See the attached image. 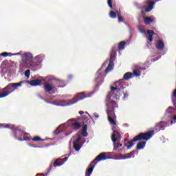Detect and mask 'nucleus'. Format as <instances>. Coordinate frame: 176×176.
I'll return each instance as SVG.
<instances>
[{"mask_svg": "<svg viewBox=\"0 0 176 176\" xmlns=\"http://www.w3.org/2000/svg\"><path fill=\"white\" fill-rule=\"evenodd\" d=\"M155 134V131H149L146 133H140L139 135L134 137L132 141L128 142L129 145L127 146V149H131L133 145L135 144L137 141H148L153 137Z\"/></svg>", "mask_w": 176, "mask_h": 176, "instance_id": "f257e3e1", "label": "nucleus"}, {"mask_svg": "<svg viewBox=\"0 0 176 176\" xmlns=\"http://www.w3.org/2000/svg\"><path fill=\"white\" fill-rule=\"evenodd\" d=\"M2 126L0 127V129H10L14 132V137L16 140H18V141H28L30 139L28 137H25L23 139V135H24V132L21 130H18L17 127H16L14 125L12 124H0Z\"/></svg>", "mask_w": 176, "mask_h": 176, "instance_id": "f03ea898", "label": "nucleus"}, {"mask_svg": "<svg viewBox=\"0 0 176 176\" xmlns=\"http://www.w3.org/2000/svg\"><path fill=\"white\" fill-rule=\"evenodd\" d=\"M23 81H21L20 82L13 83L11 82L8 84L6 87L3 89H1V93L0 94V98H5L8 97L9 94H11V93H13L14 90L17 89V87H20L21 85H23Z\"/></svg>", "mask_w": 176, "mask_h": 176, "instance_id": "7ed1b4c3", "label": "nucleus"}, {"mask_svg": "<svg viewBox=\"0 0 176 176\" xmlns=\"http://www.w3.org/2000/svg\"><path fill=\"white\" fill-rule=\"evenodd\" d=\"M34 56L30 52H25L21 55V61L20 63V68H30L32 67V60Z\"/></svg>", "mask_w": 176, "mask_h": 176, "instance_id": "20e7f679", "label": "nucleus"}, {"mask_svg": "<svg viewBox=\"0 0 176 176\" xmlns=\"http://www.w3.org/2000/svg\"><path fill=\"white\" fill-rule=\"evenodd\" d=\"M106 106H107V118L109 116L110 118H116V115L115 114V108H118V103L116 102L111 100V98H108L106 100Z\"/></svg>", "mask_w": 176, "mask_h": 176, "instance_id": "39448f33", "label": "nucleus"}, {"mask_svg": "<svg viewBox=\"0 0 176 176\" xmlns=\"http://www.w3.org/2000/svg\"><path fill=\"white\" fill-rule=\"evenodd\" d=\"M122 80H120L116 82V87H111V90L113 94H115L116 97H119L122 94V90H123Z\"/></svg>", "mask_w": 176, "mask_h": 176, "instance_id": "423d86ee", "label": "nucleus"}, {"mask_svg": "<svg viewBox=\"0 0 176 176\" xmlns=\"http://www.w3.org/2000/svg\"><path fill=\"white\" fill-rule=\"evenodd\" d=\"M80 120V117L78 118H72L69 120V122H72L69 124L72 126V129H73V130H75L76 131L79 130L80 127H82Z\"/></svg>", "mask_w": 176, "mask_h": 176, "instance_id": "0eeeda50", "label": "nucleus"}, {"mask_svg": "<svg viewBox=\"0 0 176 176\" xmlns=\"http://www.w3.org/2000/svg\"><path fill=\"white\" fill-rule=\"evenodd\" d=\"M86 97L87 96H86L83 92L79 93L77 94L76 98H74L67 102V105H74V104H76V102L82 101V100H85Z\"/></svg>", "mask_w": 176, "mask_h": 176, "instance_id": "6e6552de", "label": "nucleus"}, {"mask_svg": "<svg viewBox=\"0 0 176 176\" xmlns=\"http://www.w3.org/2000/svg\"><path fill=\"white\" fill-rule=\"evenodd\" d=\"M107 159H108L107 153H101L91 162V164L98 163V162H101V160H107Z\"/></svg>", "mask_w": 176, "mask_h": 176, "instance_id": "1a4fd4ad", "label": "nucleus"}, {"mask_svg": "<svg viewBox=\"0 0 176 176\" xmlns=\"http://www.w3.org/2000/svg\"><path fill=\"white\" fill-rule=\"evenodd\" d=\"M115 58H116L115 55H113V54H111L110 56L109 63L105 69L106 74H108V72H109L110 71H112L113 68V61H115Z\"/></svg>", "mask_w": 176, "mask_h": 176, "instance_id": "9d476101", "label": "nucleus"}, {"mask_svg": "<svg viewBox=\"0 0 176 176\" xmlns=\"http://www.w3.org/2000/svg\"><path fill=\"white\" fill-rule=\"evenodd\" d=\"M68 160V157H65L64 158H62L60 160H56L54 164V167H60V166H63L65 162Z\"/></svg>", "mask_w": 176, "mask_h": 176, "instance_id": "9b49d317", "label": "nucleus"}, {"mask_svg": "<svg viewBox=\"0 0 176 176\" xmlns=\"http://www.w3.org/2000/svg\"><path fill=\"white\" fill-rule=\"evenodd\" d=\"M164 124H166V122L161 121L156 124L155 129L156 131H160V130H164Z\"/></svg>", "mask_w": 176, "mask_h": 176, "instance_id": "f8f14e48", "label": "nucleus"}, {"mask_svg": "<svg viewBox=\"0 0 176 176\" xmlns=\"http://www.w3.org/2000/svg\"><path fill=\"white\" fill-rule=\"evenodd\" d=\"M155 47L157 49V50H163L164 49V42H163L162 40H157Z\"/></svg>", "mask_w": 176, "mask_h": 176, "instance_id": "ddd939ff", "label": "nucleus"}, {"mask_svg": "<svg viewBox=\"0 0 176 176\" xmlns=\"http://www.w3.org/2000/svg\"><path fill=\"white\" fill-rule=\"evenodd\" d=\"M120 133L119 132V129H114L113 133L111 135V141L113 142H116L118 139L116 138V135H120Z\"/></svg>", "mask_w": 176, "mask_h": 176, "instance_id": "4468645a", "label": "nucleus"}, {"mask_svg": "<svg viewBox=\"0 0 176 176\" xmlns=\"http://www.w3.org/2000/svg\"><path fill=\"white\" fill-rule=\"evenodd\" d=\"M97 164V162H95L93 164H91V167H89L87 170L86 171L85 176H90L91 175V173H93V170H94V167H96V165Z\"/></svg>", "mask_w": 176, "mask_h": 176, "instance_id": "2eb2a0df", "label": "nucleus"}, {"mask_svg": "<svg viewBox=\"0 0 176 176\" xmlns=\"http://www.w3.org/2000/svg\"><path fill=\"white\" fill-rule=\"evenodd\" d=\"M159 0H156L155 1H149L148 3V7L146 8L145 11L146 12H151L152 9H153V6L156 2H158Z\"/></svg>", "mask_w": 176, "mask_h": 176, "instance_id": "dca6fc26", "label": "nucleus"}, {"mask_svg": "<svg viewBox=\"0 0 176 176\" xmlns=\"http://www.w3.org/2000/svg\"><path fill=\"white\" fill-rule=\"evenodd\" d=\"M43 89L45 91L50 92L52 91V90H53V87H52V85L50 83L45 82L44 83Z\"/></svg>", "mask_w": 176, "mask_h": 176, "instance_id": "f3484780", "label": "nucleus"}, {"mask_svg": "<svg viewBox=\"0 0 176 176\" xmlns=\"http://www.w3.org/2000/svg\"><path fill=\"white\" fill-rule=\"evenodd\" d=\"M81 135H82V137H87V135H89V133H87V124H84L82 126Z\"/></svg>", "mask_w": 176, "mask_h": 176, "instance_id": "a211bd4d", "label": "nucleus"}, {"mask_svg": "<svg viewBox=\"0 0 176 176\" xmlns=\"http://www.w3.org/2000/svg\"><path fill=\"white\" fill-rule=\"evenodd\" d=\"M147 35L148 36L149 42H152L153 41V35H155V32L153 30H147Z\"/></svg>", "mask_w": 176, "mask_h": 176, "instance_id": "6ab92c4d", "label": "nucleus"}, {"mask_svg": "<svg viewBox=\"0 0 176 176\" xmlns=\"http://www.w3.org/2000/svg\"><path fill=\"white\" fill-rule=\"evenodd\" d=\"M145 145H146V142H140L137 144L136 149H138V151L144 149V148H145Z\"/></svg>", "mask_w": 176, "mask_h": 176, "instance_id": "aec40b11", "label": "nucleus"}, {"mask_svg": "<svg viewBox=\"0 0 176 176\" xmlns=\"http://www.w3.org/2000/svg\"><path fill=\"white\" fill-rule=\"evenodd\" d=\"M131 78H133V73L126 72L124 74L123 80H129V79H131Z\"/></svg>", "mask_w": 176, "mask_h": 176, "instance_id": "412c9836", "label": "nucleus"}, {"mask_svg": "<svg viewBox=\"0 0 176 176\" xmlns=\"http://www.w3.org/2000/svg\"><path fill=\"white\" fill-rule=\"evenodd\" d=\"M41 81L40 79H36V80H30V85L31 86H38V85H41Z\"/></svg>", "mask_w": 176, "mask_h": 176, "instance_id": "4be33fe9", "label": "nucleus"}, {"mask_svg": "<svg viewBox=\"0 0 176 176\" xmlns=\"http://www.w3.org/2000/svg\"><path fill=\"white\" fill-rule=\"evenodd\" d=\"M124 46H126V41H121L118 43V50H123L124 49Z\"/></svg>", "mask_w": 176, "mask_h": 176, "instance_id": "5701e85b", "label": "nucleus"}, {"mask_svg": "<svg viewBox=\"0 0 176 176\" xmlns=\"http://www.w3.org/2000/svg\"><path fill=\"white\" fill-rule=\"evenodd\" d=\"M144 23L145 24H151V23H153V19L149 16H145Z\"/></svg>", "mask_w": 176, "mask_h": 176, "instance_id": "b1692460", "label": "nucleus"}, {"mask_svg": "<svg viewBox=\"0 0 176 176\" xmlns=\"http://www.w3.org/2000/svg\"><path fill=\"white\" fill-rule=\"evenodd\" d=\"M109 16L111 19H116V17H118V14L115 11H110Z\"/></svg>", "mask_w": 176, "mask_h": 176, "instance_id": "393cba45", "label": "nucleus"}, {"mask_svg": "<svg viewBox=\"0 0 176 176\" xmlns=\"http://www.w3.org/2000/svg\"><path fill=\"white\" fill-rule=\"evenodd\" d=\"M115 118H113V117H110L109 116V118H107L109 123H111V124H112L113 126H116V122L115 121Z\"/></svg>", "mask_w": 176, "mask_h": 176, "instance_id": "a878e982", "label": "nucleus"}, {"mask_svg": "<svg viewBox=\"0 0 176 176\" xmlns=\"http://www.w3.org/2000/svg\"><path fill=\"white\" fill-rule=\"evenodd\" d=\"M73 147L77 152H79V151H80L81 146L80 145H79V143L73 142Z\"/></svg>", "mask_w": 176, "mask_h": 176, "instance_id": "bb28decb", "label": "nucleus"}, {"mask_svg": "<svg viewBox=\"0 0 176 176\" xmlns=\"http://www.w3.org/2000/svg\"><path fill=\"white\" fill-rule=\"evenodd\" d=\"M175 107H169L167 110H166V113H174V112H175Z\"/></svg>", "mask_w": 176, "mask_h": 176, "instance_id": "cd10ccee", "label": "nucleus"}, {"mask_svg": "<svg viewBox=\"0 0 176 176\" xmlns=\"http://www.w3.org/2000/svg\"><path fill=\"white\" fill-rule=\"evenodd\" d=\"M134 153H135V151H131V153H127L125 155L124 159H131V157H133V155H134Z\"/></svg>", "mask_w": 176, "mask_h": 176, "instance_id": "c85d7f7f", "label": "nucleus"}, {"mask_svg": "<svg viewBox=\"0 0 176 176\" xmlns=\"http://www.w3.org/2000/svg\"><path fill=\"white\" fill-rule=\"evenodd\" d=\"M102 74L100 72H98L96 73V77L95 78L96 82H98V80H100V79H102Z\"/></svg>", "mask_w": 176, "mask_h": 176, "instance_id": "c756f323", "label": "nucleus"}, {"mask_svg": "<svg viewBox=\"0 0 176 176\" xmlns=\"http://www.w3.org/2000/svg\"><path fill=\"white\" fill-rule=\"evenodd\" d=\"M80 140H82V135L80 134H77V138L73 142L75 144H79L80 142Z\"/></svg>", "mask_w": 176, "mask_h": 176, "instance_id": "7c9ffc66", "label": "nucleus"}, {"mask_svg": "<svg viewBox=\"0 0 176 176\" xmlns=\"http://www.w3.org/2000/svg\"><path fill=\"white\" fill-rule=\"evenodd\" d=\"M32 141H34V142H39L42 140V138H41L39 136H36L32 139Z\"/></svg>", "mask_w": 176, "mask_h": 176, "instance_id": "2f4dec72", "label": "nucleus"}, {"mask_svg": "<svg viewBox=\"0 0 176 176\" xmlns=\"http://www.w3.org/2000/svg\"><path fill=\"white\" fill-rule=\"evenodd\" d=\"M118 22L119 23H124L125 20L124 18L122 16L118 15Z\"/></svg>", "mask_w": 176, "mask_h": 176, "instance_id": "473e14b6", "label": "nucleus"}, {"mask_svg": "<svg viewBox=\"0 0 176 176\" xmlns=\"http://www.w3.org/2000/svg\"><path fill=\"white\" fill-rule=\"evenodd\" d=\"M1 56H3V57H8V56H12V53L3 52L1 54Z\"/></svg>", "mask_w": 176, "mask_h": 176, "instance_id": "72a5a7b5", "label": "nucleus"}, {"mask_svg": "<svg viewBox=\"0 0 176 176\" xmlns=\"http://www.w3.org/2000/svg\"><path fill=\"white\" fill-rule=\"evenodd\" d=\"M31 74V71L30 69H28L25 72V76L27 78H30V75Z\"/></svg>", "mask_w": 176, "mask_h": 176, "instance_id": "f704fd0d", "label": "nucleus"}, {"mask_svg": "<svg viewBox=\"0 0 176 176\" xmlns=\"http://www.w3.org/2000/svg\"><path fill=\"white\" fill-rule=\"evenodd\" d=\"M120 146H122V144H120V142H118L117 145L114 146V151H116L118 148H120Z\"/></svg>", "mask_w": 176, "mask_h": 176, "instance_id": "c9c22d12", "label": "nucleus"}, {"mask_svg": "<svg viewBox=\"0 0 176 176\" xmlns=\"http://www.w3.org/2000/svg\"><path fill=\"white\" fill-rule=\"evenodd\" d=\"M107 5L111 9H112V8H113L112 6V0H107Z\"/></svg>", "mask_w": 176, "mask_h": 176, "instance_id": "e433bc0d", "label": "nucleus"}, {"mask_svg": "<svg viewBox=\"0 0 176 176\" xmlns=\"http://www.w3.org/2000/svg\"><path fill=\"white\" fill-rule=\"evenodd\" d=\"M81 119H82V120H84L85 121H86V123L87 122H89V118H87V116H82V117H81Z\"/></svg>", "mask_w": 176, "mask_h": 176, "instance_id": "4c0bfd02", "label": "nucleus"}, {"mask_svg": "<svg viewBox=\"0 0 176 176\" xmlns=\"http://www.w3.org/2000/svg\"><path fill=\"white\" fill-rule=\"evenodd\" d=\"M173 120H170V124H174L176 122V116H173Z\"/></svg>", "mask_w": 176, "mask_h": 176, "instance_id": "58836bf2", "label": "nucleus"}, {"mask_svg": "<svg viewBox=\"0 0 176 176\" xmlns=\"http://www.w3.org/2000/svg\"><path fill=\"white\" fill-rule=\"evenodd\" d=\"M133 75H135V76H140V74L138 73V72H137V70H134Z\"/></svg>", "mask_w": 176, "mask_h": 176, "instance_id": "ea45409f", "label": "nucleus"}, {"mask_svg": "<svg viewBox=\"0 0 176 176\" xmlns=\"http://www.w3.org/2000/svg\"><path fill=\"white\" fill-rule=\"evenodd\" d=\"M60 133H61V131H58V129H56L54 132V135H57V134H60Z\"/></svg>", "mask_w": 176, "mask_h": 176, "instance_id": "a19ab883", "label": "nucleus"}, {"mask_svg": "<svg viewBox=\"0 0 176 176\" xmlns=\"http://www.w3.org/2000/svg\"><path fill=\"white\" fill-rule=\"evenodd\" d=\"M36 60L39 63L41 62V55L36 56Z\"/></svg>", "mask_w": 176, "mask_h": 176, "instance_id": "79ce46f5", "label": "nucleus"}, {"mask_svg": "<svg viewBox=\"0 0 176 176\" xmlns=\"http://www.w3.org/2000/svg\"><path fill=\"white\" fill-rule=\"evenodd\" d=\"M129 97V94H124V98H127Z\"/></svg>", "mask_w": 176, "mask_h": 176, "instance_id": "37998d69", "label": "nucleus"}, {"mask_svg": "<svg viewBox=\"0 0 176 176\" xmlns=\"http://www.w3.org/2000/svg\"><path fill=\"white\" fill-rule=\"evenodd\" d=\"M94 116H95V118H100V115L97 113H94Z\"/></svg>", "mask_w": 176, "mask_h": 176, "instance_id": "c03bdc74", "label": "nucleus"}, {"mask_svg": "<svg viewBox=\"0 0 176 176\" xmlns=\"http://www.w3.org/2000/svg\"><path fill=\"white\" fill-rule=\"evenodd\" d=\"M20 52L12 54V56H20Z\"/></svg>", "mask_w": 176, "mask_h": 176, "instance_id": "a18cd8bd", "label": "nucleus"}, {"mask_svg": "<svg viewBox=\"0 0 176 176\" xmlns=\"http://www.w3.org/2000/svg\"><path fill=\"white\" fill-rule=\"evenodd\" d=\"M78 113H79L80 115H83V113H85V111H80L78 112Z\"/></svg>", "mask_w": 176, "mask_h": 176, "instance_id": "49530a36", "label": "nucleus"}, {"mask_svg": "<svg viewBox=\"0 0 176 176\" xmlns=\"http://www.w3.org/2000/svg\"><path fill=\"white\" fill-rule=\"evenodd\" d=\"M52 168H53V165L51 164V165L50 166V167H49L50 171L52 170Z\"/></svg>", "mask_w": 176, "mask_h": 176, "instance_id": "de8ad7c7", "label": "nucleus"}, {"mask_svg": "<svg viewBox=\"0 0 176 176\" xmlns=\"http://www.w3.org/2000/svg\"><path fill=\"white\" fill-rule=\"evenodd\" d=\"M1 91H2V89H0V94H1Z\"/></svg>", "mask_w": 176, "mask_h": 176, "instance_id": "09e8293b", "label": "nucleus"}, {"mask_svg": "<svg viewBox=\"0 0 176 176\" xmlns=\"http://www.w3.org/2000/svg\"><path fill=\"white\" fill-rule=\"evenodd\" d=\"M41 175H43V176H45V174L42 173V174H41Z\"/></svg>", "mask_w": 176, "mask_h": 176, "instance_id": "8fccbe9b", "label": "nucleus"}, {"mask_svg": "<svg viewBox=\"0 0 176 176\" xmlns=\"http://www.w3.org/2000/svg\"><path fill=\"white\" fill-rule=\"evenodd\" d=\"M0 127H2V124H0Z\"/></svg>", "mask_w": 176, "mask_h": 176, "instance_id": "3c124183", "label": "nucleus"}, {"mask_svg": "<svg viewBox=\"0 0 176 176\" xmlns=\"http://www.w3.org/2000/svg\"><path fill=\"white\" fill-rule=\"evenodd\" d=\"M124 141H127V139H125Z\"/></svg>", "mask_w": 176, "mask_h": 176, "instance_id": "603ef678", "label": "nucleus"}, {"mask_svg": "<svg viewBox=\"0 0 176 176\" xmlns=\"http://www.w3.org/2000/svg\"><path fill=\"white\" fill-rule=\"evenodd\" d=\"M45 175H47V173L45 174Z\"/></svg>", "mask_w": 176, "mask_h": 176, "instance_id": "864d4df0", "label": "nucleus"}]
</instances>
